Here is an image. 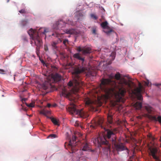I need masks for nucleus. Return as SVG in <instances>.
Returning a JSON list of instances; mask_svg holds the SVG:
<instances>
[{"label": "nucleus", "instance_id": "1", "mask_svg": "<svg viewBox=\"0 0 161 161\" xmlns=\"http://www.w3.org/2000/svg\"><path fill=\"white\" fill-rule=\"evenodd\" d=\"M113 77V75H110L109 76L110 79H103L101 81L100 88L107 98L114 95L116 101L119 102L126 92L124 84L127 85L128 83L125 80L123 82L120 81L117 85L115 81L111 80Z\"/></svg>", "mask_w": 161, "mask_h": 161}, {"label": "nucleus", "instance_id": "2", "mask_svg": "<svg viewBox=\"0 0 161 161\" xmlns=\"http://www.w3.org/2000/svg\"><path fill=\"white\" fill-rule=\"evenodd\" d=\"M96 125L100 126L102 128L106 131L104 135L99 136L97 138L93 140L94 143L98 147H101V145H104L107 146L108 150H109L111 143L116 140V135L112 131L108 129H106L103 125V120L102 118L97 119L95 121Z\"/></svg>", "mask_w": 161, "mask_h": 161}, {"label": "nucleus", "instance_id": "3", "mask_svg": "<svg viewBox=\"0 0 161 161\" xmlns=\"http://www.w3.org/2000/svg\"><path fill=\"white\" fill-rule=\"evenodd\" d=\"M73 57L80 60L81 65L79 64L75 69L72 72L73 81H69L68 85L69 86L73 87V92H78L80 91V88L83 85L79 74L85 72L87 69L85 65L83 64L85 60L84 58L81 57L79 53H77L74 54Z\"/></svg>", "mask_w": 161, "mask_h": 161}, {"label": "nucleus", "instance_id": "4", "mask_svg": "<svg viewBox=\"0 0 161 161\" xmlns=\"http://www.w3.org/2000/svg\"><path fill=\"white\" fill-rule=\"evenodd\" d=\"M28 33L32 39L34 41L35 44L36 46V52L37 55L39 56L40 48L42 46V43L38 33L36 30L31 29L28 31Z\"/></svg>", "mask_w": 161, "mask_h": 161}, {"label": "nucleus", "instance_id": "5", "mask_svg": "<svg viewBox=\"0 0 161 161\" xmlns=\"http://www.w3.org/2000/svg\"><path fill=\"white\" fill-rule=\"evenodd\" d=\"M69 111L72 114L77 115L83 118H86L89 116L88 113L84 111L82 109H77L76 105L74 104H73L69 108Z\"/></svg>", "mask_w": 161, "mask_h": 161}, {"label": "nucleus", "instance_id": "6", "mask_svg": "<svg viewBox=\"0 0 161 161\" xmlns=\"http://www.w3.org/2000/svg\"><path fill=\"white\" fill-rule=\"evenodd\" d=\"M149 155L152 156L155 161H159L160 155L158 148L155 147H149Z\"/></svg>", "mask_w": 161, "mask_h": 161}, {"label": "nucleus", "instance_id": "7", "mask_svg": "<svg viewBox=\"0 0 161 161\" xmlns=\"http://www.w3.org/2000/svg\"><path fill=\"white\" fill-rule=\"evenodd\" d=\"M112 144L114 145L115 149L117 152H120L126 150V152L128 154H129V150L122 143L119 142V141H117L116 140L112 143Z\"/></svg>", "mask_w": 161, "mask_h": 161}, {"label": "nucleus", "instance_id": "8", "mask_svg": "<svg viewBox=\"0 0 161 161\" xmlns=\"http://www.w3.org/2000/svg\"><path fill=\"white\" fill-rule=\"evenodd\" d=\"M144 92V89L141 83H139V87L134 90L133 93L136 96L137 99L140 100L142 99L141 93Z\"/></svg>", "mask_w": 161, "mask_h": 161}, {"label": "nucleus", "instance_id": "9", "mask_svg": "<svg viewBox=\"0 0 161 161\" xmlns=\"http://www.w3.org/2000/svg\"><path fill=\"white\" fill-rule=\"evenodd\" d=\"M76 140V137L75 136H73L72 137V140H70L69 143L68 144V147L72 151V153L75 152L74 148L79 143V142H77Z\"/></svg>", "mask_w": 161, "mask_h": 161}, {"label": "nucleus", "instance_id": "10", "mask_svg": "<svg viewBox=\"0 0 161 161\" xmlns=\"http://www.w3.org/2000/svg\"><path fill=\"white\" fill-rule=\"evenodd\" d=\"M77 50L79 52H82L83 55H85L90 53L92 51L91 48L89 47L85 46L83 47H77Z\"/></svg>", "mask_w": 161, "mask_h": 161}, {"label": "nucleus", "instance_id": "11", "mask_svg": "<svg viewBox=\"0 0 161 161\" xmlns=\"http://www.w3.org/2000/svg\"><path fill=\"white\" fill-rule=\"evenodd\" d=\"M66 24L62 20H59L53 25V28L55 30H58L64 27Z\"/></svg>", "mask_w": 161, "mask_h": 161}, {"label": "nucleus", "instance_id": "12", "mask_svg": "<svg viewBox=\"0 0 161 161\" xmlns=\"http://www.w3.org/2000/svg\"><path fill=\"white\" fill-rule=\"evenodd\" d=\"M64 32L66 34L70 35H77L78 33V31L76 30L73 29H66L64 31Z\"/></svg>", "mask_w": 161, "mask_h": 161}, {"label": "nucleus", "instance_id": "13", "mask_svg": "<svg viewBox=\"0 0 161 161\" xmlns=\"http://www.w3.org/2000/svg\"><path fill=\"white\" fill-rule=\"evenodd\" d=\"M61 76L59 75L56 73L51 75V80L53 81V82H57L61 80Z\"/></svg>", "mask_w": 161, "mask_h": 161}, {"label": "nucleus", "instance_id": "14", "mask_svg": "<svg viewBox=\"0 0 161 161\" xmlns=\"http://www.w3.org/2000/svg\"><path fill=\"white\" fill-rule=\"evenodd\" d=\"M82 146V150L84 151H88L90 150V147L87 143L83 144Z\"/></svg>", "mask_w": 161, "mask_h": 161}, {"label": "nucleus", "instance_id": "15", "mask_svg": "<svg viewBox=\"0 0 161 161\" xmlns=\"http://www.w3.org/2000/svg\"><path fill=\"white\" fill-rule=\"evenodd\" d=\"M108 23L107 21L102 22L101 24V26L102 27L103 29H109L110 27L108 25Z\"/></svg>", "mask_w": 161, "mask_h": 161}, {"label": "nucleus", "instance_id": "16", "mask_svg": "<svg viewBox=\"0 0 161 161\" xmlns=\"http://www.w3.org/2000/svg\"><path fill=\"white\" fill-rule=\"evenodd\" d=\"M85 104L86 106H91V105L93 103V102L89 98H87L85 100Z\"/></svg>", "mask_w": 161, "mask_h": 161}, {"label": "nucleus", "instance_id": "17", "mask_svg": "<svg viewBox=\"0 0 161 161\" xmlns=\"http://www.w3.org/2000/svg\"><path fill=\"white\" fill-rule=\"evenodd\" d=\"M134 107L137 109H140L142 107V103L141 102H137L134 104Z\"/></svg>", "mask_w": 161, "mask_h": 161}, {"label": "nucleus", "instance_id": "18", "mask_svg": "<svg viewBox=\"0 0 161 161\" xmlns=\"http://www.w3.org/2000/svg\"><path fill=\"white\" fill-rule=\"evenodd\" d=\"M40 113L44 115L49 114L51 113L50 111L47 110L46 108L42 110L40 112Z\"/></svg>", "mask_w": 161, "mask_h": 161}, {"label": "nucleus", "instance_id": "19", "mask_svg": "<svg viewBox=\"0 0 161 161\" xmlns=\"http://www.w3.org/2000/svg\"><path fill=\"white\" fill-rule=\"evenodd\" d=\"M145 108L148 113L152 114L153 110L152 107L149 106H145Z\"/></svg>", "mask_w": 161, "mask_h": 161}, {"label": "nucleus", "instance_id": "20", "mask_svg": "<svg viewBox=\"0 0 161 161\" xmlns=\"http://www.w3.org/2000/svg\"><path fill=\"white\" fill-rule=\"evenodd\" d=\"M91 31L93 34L96 35L97 34V27L96 26H93L92 28Z\"/></svg>", "mask_w": 161, "mask_h": 161}, {"label": "nucleus", "instance_id": "21", "mask_svg": "<svg viewBox=\"0 0 161 161\" xmlns=\"http://www.w3.org/2000/svg\"><path fill=\"white\" fill-rule=\"evenodd\" d=\"M39 32H41L42 33L45 34L46 32H48V30L45 28H41L39 31Z\"/></svg>", "mask_w": 161, "mask_h": 161}, {"label": "nucleus", "instance_id": "22", "mask_svg": "<svg viewBox=\"0 0 161 161\" xmlns=\"http://www.w3.org/2000/svg\"><path fill=\"white\" fill-rule=\"evenodd\" d=\"M51 120L52 122L55 125H59V124H58V121L55 118H51Z\"/></svg>", "mask_w": 161, "mask_h": 161}, {"label": "nucleus", "instance_id": "23", "mask_svg": "<svg viewBox=\"0 0 161 161\" xmlns=\"http://www.w3.org/2000/svg\"><path fill=\"white\" fill-rule=\"evenodd\" d=\"M113 118L111 115H108V121L110 124H112L113 122Z\"/></svg>", "mask_w": 161, "mask_h": 161}, {"label": "nucleus", "instance_id": "24", "mask_svg": "<svg viewBox=\"0 0 161 161\" xmlns=\"http://www.w3.org/2000/svg\"><path fill=\"white\" fill-rule=\"evenodd\" d=\"M108 30H109L108 31L103 30V31L105 33H106L108 35H109L111 32L114 31L112 29H110V28Z\"/></svg>", "mask_w": 161, "mask_h": 161}, {"label": "nucleus", "instance_id": "25", "mask_svg": "<svg viewBox=\"0 0 161 161\" xmlns=\"http://www.w3.org/2000/svg\"><path fill=\"white\" fill-rule=\"evenodd\" d=\"M115 78L117 80H119L120 78V74L119 73H117L115 75Z\"/></svg>", "mask_w": 161, "mask_h": 161}, {"label": "nucleus", "instance_id": "26", "mask_svg": "<svg viewBox=\"0 0 161 161\" xmlns=\"http://www.w3.org/2000/svg\"><path fill=\"white\" fill-rule=\"evenodd\" d=\"M149 117L152 120L155 121H157V118L155 116L149 115Z\"/></svg>", "mask_w": 161, "mask_h": 161}, {"label": "nucleus", "instance_id": "27", "mask_svg": "<svg viewBox=\"0 0 161 161\" xmlns=\"http://www.w3.org/2000/svg\"><path fill=\"white\" fill-rule=\"evenodd\" d=\"M27 22V19L23 20L21 21V24L23 26H24L26 24Z\"/></svg>", "mask_w": 161, "mask_h": 161}, {"label": "nucleus", "instance_id": "28", "mask_svg": "<svg viewBox=\"0 0 161 161\" xmlns=\"http://www.w3.org/2000/svg\"><path fill=\"white\" fill-rule=\"evenodd\" d=\"M52 35L53 36H54L57 37H59L60 36V35L59 33L55 32V33L52 34Z\"/></svg>", "mask_w": 161, "mask_h": 161}, {"label": "nucleus", "instance_id": "29", "mask_svg": "<svg viewBox=\"0 0 161 161\" xmlns=\"http://www.w3.org/2000/svg\"><path fill=\"white\" fill-rule=\"evenodd\" d=\"M48 137H50L51 138H55L57 137L56 135L54 134H50L48 136Z\"/></svg>", "mask_w": 161, "mask_h": 161}, {"label": "nucleus", "instance_id": "30", "mask_svg": "<svg viewBox=\"0 0 161 161\" xmlns=\"http://www.w3.org/2000/svg\"><path fill=\"white\" fill-rule=\"evenodd\" d=\"M19 12L21 14H26L27 12L25 9H22L19 11Z\"/></svg>", "mask_w": 161, "mask_h": 161}, {"label": "nucleus", "instance_id": "31", "mask_svg": "<svg viewBox=\"0 0 161 161\" xmlns=\"http://www.w3.org/2000/svg\"><path fill=\"white\" fill-rule=\"evenodd\" d=\"M58 43V42H53L52 44V46L54 47H56V45Z\"/></svg>", "mask_w": 161, "mask_h": 161}, {"label": "nucleus", "instance_id": "32", "mask_svg": "<svg viewBox=\"0 0 161 161\" xmlns=\"http://www.w3.org/2000/svg\"><path fill=\"white\" fill-rule=\"evenodd\" d=\"M116 53L114 52H112L111 54V56H112L113 59L114 60L115 56Z\"/></svg>", "mask_w": 161, "mask_h": 161}, {"label": "nucleus", "instance_id": "33", "mask_svg": "<svg viewBox=\"0 0 161 161\" xmlns=\"http://www.w3.org/2000/svg\"><path fill=\"white\" fill-rule=\"evenodd\" d=\"M25 104L26 106L29 107H33L34 106V105L33 103H31L29 104H28L27 103H25Z\"/></svg>", "mask_w": 161, "mask_h": 161}, {"label": "nucleus", "instance_id": "34", "mask_svg": "<svg viewBox=\"0 0 161 161\" xmlns=\"http://www.w3.org/2000/svg\"><path fill=\"white\" fill-rule=\"evenodd\" d=\"M91 17L94 19H97L98 18L94 14H92L91 15Z\"/></svg>", "mask_w": 161, "mask_h": 161}, {"label": "nucleus", "instance_id": "35", "mask_svg": "<svg viewBox=\"0 0 161 161\" xmlns=\"http://www.w3.org/2000/svg\"><path fill=\"white\" fill-rule=\"evenodd\" d=\"M157 121L161 124V116H158L157 117Z\"/></svg>", "mask_w": 161, "mask_h": 161}, {"label": "nucleus", "instance_id": "36", "mask_svg": "<svg viewBox=\"0 0 161 161\" xmlns=\"http://www.w3.org/2000/svg\"><path fill=\"white\" fill-rule=\"evenodd\" d=\"M148 137L150 139H151L152 141H153L155 139V138L153 137V136L151 135H148Z\"/></svg>", "mask_w": 161, "mask_h": 161}, {"label": "nucleus", "instance_id": "37", "mask_svg": "<svg viewBox=\"0 0 161 161\" xmlns=\"http://www.w3.org/2000/svg\"><path fill=\"white\" fill-rule=\"evenodd\" d=\"M5 71L3 69H0V74H5Z\"/></svg>", "mask_w": 161, "mask_h": 161}, {"label": "nucleus", "instance_id": "38", "mask_svg": "<svg viewBox=\"0 0 161 161\" xmlns=\"http://www.w3.org/2000/svg\"><path fill=\"white\" fill-rule=\"evenodd\" d=\"M48 87L45 85H44L42 86L43 89L45 90L47 89L48 88Z\"/></svg>", "mask_w": 161, "mask_h": 161}, {"label": "nucleus", "instance_id": "39", "mask_svg": "<svg viewBox=\"0 0 161 161\" xmlns=\"http://www.w3.org/2000/svg\"><path fill=\"white\" fill-rule=\"evenodd\" d=\"M78 15L80 17H83V14L82 13L79 12L78 13Z\"/></svg>", "mask_w": 161, "mask_h": 161}, {"label": "nucleus", "instance_id": "40", "mask_svg": "<svg viewBox=\"0 0 161 161\" xmlns=\"http://www.w3.org/2000/svg\"><path fill=\"white\" fill-rule=\"evenodd\" d=\"M68 42V40L67 39H65L64 41H63V44H64V45H65L66 44V43H67V42Z\"/></svg>", "mask_w": 161, "mask_h": 161}, {"label": "nucleus", "instance_id": "41", "mask_svg": "<svg viewBox=\"0 0 161 161\" xmlns=\"http://www.w3.org/2000/svg\"><path fill=\"white\" fill-rule=\"evenodd\" d=\"M68 24H69V25H73V22L71 21H69V20L67 23Z\"/></svg>", "mask_w": 161, "mask_h": 161}, {"label": "nucleus", "instance_id": "42", "mask_svg": "<svg viewBox=\"0 0 161 161\" xmlns=\"http://www.w3.org/2000/svg\"><path fill=\"white\" fill-rule=\"evenodd\" d=\"M26 99L25 98H22L21 100V101H22V103H24V102H25L26 101Z\"/></svg>", "mask_w": 161, "mask_h": 161}, {"label": "nucleus", "instance_id": "43", "mask_svg": "<svg viewBox=\"0 0 161 161\" xmlns=\"http://www.w3.org/2000/svg\"><path fill=\"white\" fill-rule=\"evenodd\" d=\"M155 85L157 86H161V83H156L155 84Z\"/></svg>", "mask_w": 161, "mask_h": 161}, {"label": "nucleus", "instance_id": "44", "mask_svg": "<svg viewBox=\"0 0 161 161\" xmlns=\"http://www.w3.org/2000/svg\"><path fill=\"white\" fill-rule=\"evenodd\" d=\"M44 49L46 51H47L48 50V48L47 46H44Z\"/></svg>", "mask_w": 161, "mask_h": 161}, {"label": "nucleus", "instance_id": "45", "mask_svg": "<svg viewBox=\"0 0 161 161\" xmlns=\"http://www.w3.org/2000/svg\"><path fill=\"white\" fill-rule=\"evenodd\" d=\"M24 104H22L21 105V106H22V109H23V110H25V108H24V106L23 105Z\"/></svg>", "mask_w": 161, "mask_h": 161}, {"label": "nucleus", "instance_id": "46", "mask_svg": "<svg viewBox=\"0 0 161 161\" xmlns=\"http://www.w3.org/2000/svg\"><path fill=\"white\" fill-rule=\"evenodd\" d=\"M51 106V104L50 103H48L47 105V106L48 108H50Z\"/></svg>", "mask_w": 161, "mask_h": 161}, {"label": "nucleus", "instance_id": "47", "mask_svg": "<svg viewBox=\"0 0 161 161\" xmlns=\"http://www.w3.org/2000/svg\"><path fill=\"white\" fill-rule=\"evenodd\" d=\"M75 124L76 125L78 126V125L77 124V122H76Z\"/></svg>", "mask_w": 161, "mask_h": 161}, {"label": "nucleus", "instance_id": "48", "mask_svg": "<svg viewBox=\"0 0 161 161\" xmlns=\"http://www.w3.org/2000/svg\"><path fill=\"white\" fill-rule=\"evenodd\" d=\"M58 39H59V40L60 41V42H62V40L61 39H59V38H58Z\"/></svg>", "mask_w": 161, "mask_h": 161}, {"label": "nucleus", "instance_id": "49", "mask_svg": "<svg viewBox=\"0 0 161 161\" xmlns=\"http://www.w3.org/2000/svg\"><path fill=\"white\" fill-rule=\"evenodd\" d=\"M159 140L160 141V142H161V137H160V138L159 139Z\"/></svg>", "mask_w": 161, "mask_h": 161}, {"label": "nucleus", "instance_id": "50", "mask_svg": "<svg viewBox=\"0 0 161 161\" xmlns=\"http://www.w3.org/2000/svg\"><path fill=\"white\" fill-rule=\"evenodd\" d=\"M56 105L55 104H54L53 106V107H55L56 106Z\"/></svg>", "mask_w": 161, "mask_h": 161}, {"label": "nucleus", "instance_id": "51", "mask_svg": "<svg viewBox=\"0 0 161 161\" xmlns=\"http://www.w3.org/2000/svg\"><path fill=\"white\" fill-rule=\"evenodd\" d=\"M158 161L157 160V161ZM159 161H161V160L160 159H159Z\"/></svg>", "mask_w": 161, "mask_h": 161}, {"label": "nucleus", "instance_id": "52", "mask_svg": "<svg viewBox=\"0 0 161 161\" xmlns=\"http://www.w3.org/2000/svg\"><path fill=\"white\" fill-rule=\"evenodd\" d=\"M9 1V0H7V2H8Z\"/></svg>", "mask_w": 161, "mask_h": 161}, {"label": "nucleus", "instance_id": "53", "mask_svg": "<svg viewBox=\"0 0 161 161\" xmlns=\"http://www.w3.org/2000/svg\"><path fill=\"white\" fill-rule=\"evenodd\" d=\"M32 41H31V44H32Z\"/></svg>", "mask_w": 161, "mask_h": 161}, {"label": "nucleus", "instance_id": "54", "mask_svg": "<svg viewBox=\"0 0 161 161\" xmlns=\"http://www.w3.org/2000/svg\"><path fill=\"white\" fill-rule=\"evenodd\" d=\"M127 77H128V78H129V77H128L127 76Z\"/></svg>", "mask_w": 161, "mask_h": 161}, {"label": "nucleus", "instance_id": "55", "mask_svg": "<svg viewBox=\"0 0 161 161\" xmlns=\"http://www.w3.org/2000/svg\"><path fill=\"white\" fill-rule=\"evenodd\" d=\"M93 128H94V126H93Z\"/></svg>", "mask_w": 161, "mask_h": 161}]
</instances>
